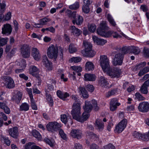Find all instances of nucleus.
Here are the masks:
<instances>
[{"label":"nucleus","instance_id":"obj_1","mask_svg":"<svg viewBox=\"0 0 149 149\" xmlns=\"http://www.w3.org/2000/svg\"><path fill=\"white\" fill-rule=\"evenodd\" d=\"M100 65L103 71L112 78L119 77L121 74V70L118 68H110L109 61L107 56H100Z\"/></svg>","mask_w":149,"mask_h":149},{"label":"nucleus","instance_id":"obj_2","mask_svg":"<svg viewBox=\"0 0 149 149\" xmlns=\"http://www.w3.org/2000/svg\"><path fill=\"white\" fill-rule=\"evenodd\" d=\"M109 28L107 26L106 22L103 21L100 24V27L97 30L98 34L106 37H109L112 34L114 38H117L120 37V35L116 32H112L108 31Z\"/></svg>","mask_w":149,"mask_h":149},{"label":"nucleus","instance_id":"obj_3","mask_svg":"<svg viewBox=\"0 0 149 149\" xmlns=\"http://www.w3.org/2000/svg\"><path fill=\"white\" fill-rule=\"evenodd\" d=\"M47 54L50 56H63V49L61 47L59 49L56 46L51 45L47 49Z\"/></svg>","mask_w":149,"mask_h":149},{"label":"nucleus","instance_id":"obj_4","mask_svg":"<svg viewBox=\"0 0 149 149\" xmlns=\"http://www.w3.org/2000/svg\"><path fill=\"white\" fill-rule=\"evenodd\" d=\"M83 47L84 49L81 51V53L84 55L90 54L95 55V52L92 50V45L91 43L87 41H84L83 43Z\"/></svg>","mask_w":149,"mask_h":149},{"label":"nucleus","instance_id":"obj_5","mask_svg":"<svg viewBox=\"0 0 149 149\" xmlns=\"http://www.w3.org/2000/svg\"><path fill=\"white\" fill-rule=\"evenodd\" d=\"M140 52V50L138 47L131 46L129 47H126L123 48L121 54H119L118 55L117 53L114 54L113 56H122L127 53L132 52L135 54H137Z\"/></svg>","mask_w":149,"mask_h":149},{"label":"nucleus","instance_id":"obj_6","mask_svg":"<svg viewBox=\"0 0 149 149\" xmlns=\"http://www.w3.org/2000/svg\"><path fill=\"white\" fill-rule=\"evenodd\" d=\"M73 104V109L71 111V114L74 119L77 120L81 115V107L80 103Z\"/></svg>","mask_w":149,"mask_h":149},{"label":"nucleus","instance_id":"obj_7","mask_svg":"<svg viewBox=\"0 0 149 149\" xmlns=\"http://www.w3.org/2000/svg\"><path fill=\"white\" fill-rule=\"evenodd\" d=\"M61 127V124L56 122H49L46 125L47 130L53 133L58 130Z\"/></svg>","mask_w":149,"mask_h":149},{"label":"nucleus","instance_id":"obj_8","mask_svg":"<svg viewBox=\"0 0 149 149\" xmlns=\"http://www.w3.org/2000/svg\"><path fill=\"white\" fill-rule=\"evenodd\" d=\"M127 124V120L126 119H124L122 120L116 126L114 130L115 132L118 133H121L125 128Z\"/></svg>","mask_w":149,"mask_h":149},{"label":"nucleus","instance_id":"obj_9","mask_svg":"<svg viewBox=\"0 0 149 149\" xmlns=\"http://www.w3.org/2000/svg\"><path fill=\"white\" fill-rule=\"evenodd\" d=\"M5 82L6 88L12 89L15 87V84L13 79L9 76H3L2 77Z\"/></svg>","mask_w":149,"mask_h":149},{"label":"nucleus","instance_id":"obj_10","mask_svg":"<svg viewBox=\"0 0 149 149\" xmlns=\"http://www.w3.org/2000/svg\"><path fill=\"white\" fill-rule=\"evenodd\" d=\"M138 109L140 111L146 112L149 110V103L148 102H143L139 104Z\"/></svg>","mask_w":149,"mask_h":149},{"label":"nucleus","instance_id":"obj_11","mask_svg":"<svg viewBox=\"0 0 149 149\" xmlns=\"http://www.w3.org/2000/svg\"><path fill=\"white\" fill-rule=\"evenodd\" d=\"M72 16L74 19L72 22L73 24H76L77 25H80L83 22L82 17L76 14V12H74L72 14Z\"/></svg>","mask_w":149,"mask_h":149},{"label":"nucleus","instance_id":"obj_12","mask_svg":"<svg viewBox=\"0 0 149 149\" xmlns=\"http://www.w3.org/2000/svg\"><path fill=\"white\" fill-rule=\"evenodd\" d=\"M70 134L73 138L80 139L81 137L82 133L81 131L79 129H73L71 130Z\"/></svg>","mask_w":149,"mask_h":149},{"label":"nucleus","instance_id":"obj_13","mask_svg":"<svg viewBox=\"0 0 149 149\" xmlns=\"http://www.w3.org/2000/svg\"><path fill=\"white\" fill-rule=\"evenodd\" d=\"M38 68L34 65H31L29 68V73L39 79L40 76L38 74Z\"/></svg>","mask_w":149,"mask_h":149},{"label":"nucleus","instance_id":"obj_14","mask_svg":"<svg viewBox=\"0 0 149 149\" xmlns=\"http://www.w3.org/2000/svg\"><path fill=\"white\" fill-rule=\"evenodd\" d=\"M117 99L116 98L112 99L110 102V110L112 111H114L117 108V106L120 105V103L117 102Z\"/></svg>","mask_w":149,"mask_h":149},{"label":"nucleus","instance_id":"obj_15","mask_svg":"<svg viewBox=\"0 0 149 149\" xmlns=\"http://www.w3.org/2000/svg\"><path fill=\"white\" fill-rule=\"evenodd\" d=\"M42 62L43 65L47 70L49 71L52 70L53 68L52 64L49 61L47 56H43Z\"/></svg>","mask_w":149,"mask_h":149},{"label":"nucleus","instance_id":"obj_16","mask_svg":"<svg viewBox=\"0 0 149 149\" xmlns=\"http://www.w3.org/2000/svg\"><path fill=\"white\" fill-rule=\"evenodd\" d=\"M12 30V28L11 25L9 24H4L2 28V33L6 35L10 34Z\"/></svg>","mask_w":149,"mask_h":149},{"label":"nucleus","instance_id":"obj_17","mask_svg":"<svg viewBox=\"0 0 149 149\" xmlns=\"http://www.w3.org/2000/svg\"><path fill=\"white\" fill-rule=\"evenodd\" d=\"M70 30L71 34L74 36H78L82 33V31L74 26H72L70 27Z\"/></svg>","mask_w":149,"mask_h":149},{"label":"nucleus","instance_id":"obj_18","mask_svg":"<svg viewBox=\"0 0 149 149\" xmlns=\"http://www.w3.org/2000/svg\"><path fill=\"white\" fill-rule=\"evenodd\" d=\"M9 133L10 135L13 138L16 139L17 138L19 133L18 128L17 127H15L13 128L9 129Z\"/></svg>","mask_w":149,"mask_h":149},{"label":"nucleus","instance_id":"obj_19","mask_svg":"<svg viewBox=\"0 0 149 149\" xmlns=\"http://www.w3.org/2000/svg\"><path fill=\"white\" fill-rule=\"evenodd\" d=\"M95 127L99 131H102L104 128V123L102 122L101 120L97 119L95 124Z\"/></svg>","mask_w":149,"mask_h":149},{"label":"nucleus","instance_id":"obj_20","mask_svg":"<svg viewBox=\"0 0 149 149\" xmlns=\"http://www.w3.org/2000/svg\"><path fill=\"white\" fill-rule=\"evenodd\" d=\"M123 56H115L112 61V63L114 66L120 65L123 63Z\"/></svg>","mask_w":149,"mask_h":149},{"label":"nucleus","instance_id":"obj_21","mask_svg":"<svg viewBox=\"0 0 149 149\" xmlns=\"http://www.w3.org/2000/svg\"><path fill=\"white\" fill-rule=\"evenodd\" d=\"M78 92L79 93L82 95L83 98L87 99L88 97V94L84 87L81 86L79 87L78 88Z\"/></svg>","mask_w":149,"mask_h":149},{"label":"nucleus","instance_id":"obj_22","mask_svg":"<svg viewBox=\"0 0 149 149\" xmlns=\"http://www.w3.org/2000/svg\"><path fill=\"white\" fill-rule=\"evenodd\" d=\"M71 116L69 115L66 116L65 114H63L61 115V121L65 124H66L67 122L70 121V123L71 124H72L71 119Z\"/></svg>","mask_w":149,"mask_h":149},{"label":"nucleus","instance_id":"obj_23","mask_svg":"<svg viewBox=\"0 0 149 149\" xmlns=\"http://www.w3.org/2000/svg\"><path fill=\"white\" fill-rule=\"evenodd\" d=\"M98 84L100 85L102 87L105 88L108 87L109 88V86H108L109 83L107 81V79L104 77L101 76L100 77L99 80Z\"/></svg>","mask_w":149,"mask_h":149},{"label":"nucleus","instance_id":"obj_24","mask_svg":"<svg viewBox=\"0 0 149 149\" xmlns=\"http://www.w3.org/2000/svg\"><path fill=\"white\" fill-rule=\"evenodd\" d=\"M22 93L19 91H18L16 94L13 96L12 99L13 101H15L17 104H19L22 98Z\"/></svg>","mask_w":149,"mask_h":149},{"label":"nucleus","instance_id":"obj_25","mask_svg":"<svg viewBox=\"0 0 149 149\" xmlns=\"http://www.w3.org/2000/svg\"><path fill=\"white\" fill-rule=\"evenodd\" d=\"M89 116L90 115L88 112L84 111L82 113L81 116L80 115L77 120L81 122H83L88 118Z\"/></svg>","mask_w":149,"mask_h":149},{"label":"nucleus","instance_id":"obj_26","mask_svg":"<svg viewBox=\"0 0 149 149\" xmlns=\"http://www.w3.org/2000/svg\"><path fill=\"white\" fill-rule=\"evenodd\" d=\"M56 94L58 97L63 100H65L66 98L70 96L69 94L67 92H63L59 90L57 91Z\"/></svg>","mask_w":149,"mask_h":149},{"label":"nucleus","instance_id":"obj_27","mask_svg":"<svg viewBox=\"0 0 149 149\" xmlns=\"http://www.w3.org/2000/svg\"><path fill=\"white\" fill-rule=\"evenodd\" d=\"M93 39L95 43L98 45H103L107 42L106 40L98 38L95 36H93Z\"/></svg>","mask_w":149,"mask_h":149},{"label":"nucleus","instance_id":"obj_28","mask_svg":"<svg viewBox=\"0 0 149 149\" xmlns=\"http://www.w3.org/2000/svg\"><path fill=\"white\" fill-rule=\"evenodd\" d=\"M93 108V107L91 101H85V105L83 107V108L85 112L89 113L91 111Z\"/></svg>","mask_w":149,"mask_h":149},{"label":"nucleus","instance_id":"obj_29","mask_svg":"<svg viewBox=\"0 0 149 149\" xmlns=\"http://www.w3.org/2000/svg\"><path fill=\"white\" fill-rule=\"evenodd\" d=\"M84 78L86 81H93L95 80L96 77L95 74H85Z\"/></svg>","mask_w":149,"mask_h":149},{"label":"nucleus","instance_id":"obj_30","mask_svg":"<svg viewBox=\"0 0 149 149\" xmlns=\"http://www.w3.org/2000/svg\"><path fill=\"white\" fill-rule=\"evenodd\" d=\"M0 108L4 110V112L6 114H9L10 112L9 108L7 106L6 103L0 102Z\"/></svg>","mask_w":149,"mask_h":149},{"label":"nucleus","instance_id":"obj_31","mask_svg":"<svg viewBox=\"0 0 149 149\" xmlns=\"http://www.w3.org/2000/svg\"><path fill=\"white\" fill-rule=\"evenodd\" d=\"M21 53L22 55L28 56L30 54V50L29 48L26 46H23L21 48Z\"/></svg>","mask_w":149,"mask_h":149},{"label":"nucleus","instance_id":"obj_32","mask_svg":"<svg viewBox=\"0 0 149 149\" xmlns=\"http://www.w3.org/2000/svg\"><path fill=\"white\" fill-rule=\"evenodd\" d=\"M85 67L86 70L87 71L93 70L94 68V66L93 63L89 61L86 63L85 64Z\"/></svg>","mask_w":149,"mask_h":149},{"label":"nucleus","instance_id":"obj_33","mask_svg":"<svg viewBox=\"0 0 149 149\" xmlns=\"http://www.w3.org/2000/svg\"><path fill=\"white\" fill-rule=\"evenodd\" d=\"M29 105L26 102L22 103L19 107L20 111H26L29 109Z\"/></svg>","mask_w":149,"mask_h":149},{"label":"nucleus","instance_id":"obj_34","mask_svg":"<svg viewBox=\"0 0 149 149\" xmlns=\"http://www.w3.org/2000/svg\"><path fill=\"white\" fill-rule=\"evenodd\" d=\"M140 91L143 94H147L148 92V87L143 83L140 88Z\"/></svg>","mask_w":149,"mask_h":149},{"label":"nucleus","instance_id":"obj_35","mask_svg":"<svg viewBox=\"0 0 149 149\" xmlns=\"http://www.w3.org/2000/svg\"><path fill=\"white\" fill-rule=\"evenodd\" d=\"M107 17L110 24L113 26H115L116 25V23L111 15L109 14H108L107 15Z\"/></svg>","mask_w":149,"mask_h":149},{"label":"nucleus","instance_id":"obj_36","mask_svg":"<svg viewBox=\"0 0 149 149\" xmlns=\"http://www.w3.org/2000/svg\"><path fill=\"white\" fill-rule=\"evenodd\" d=\"M46 99L48 102L49 105L52 107L53 105V102L51 95L47 93L46 94Z\"/></svg>","mask_w":149,"mask_h":149},{"label":"nucleus","instance_id":"obj_37","mask_svg":"<svg viewBox=\"0 0 149 149\" xmlns=\"http://www.w3.org/2000/svg\"><path fill=\"white\" fill-rule=\"evenodd\" d=\"M32 134L34 137L37 139L38 140H40L41 139V136L40 133L36 130L33 131Z\"/></svg>","mask_w":149,"mask_h":149},{"label":"nucleus","instance_id":"obj_38","mask_svg":"<svg viewBox=\"0 0 149 149\" xmlns=\"http://www.w3.org/2000/svg\"><path fill=\"white\" fill-rule=\"evenodd\" d=\"M79 6V3L76 1L74 4L70 5L69 6V8L72 10H76L78 8Z\"/></svg>","mask_w":149,"mask_h":149},{"label":"nucleus","instance_id":"obj_39","mask_svg":"<svg viewBox=\"0 0 149 149\" xmlns=\"http://www.w3.org/2000/svg\"><path fill=\"white\" fill-rule=\"evenodd\" d=\"M1 139L2 141H4L5 143L8 146H9L10 144V141L8 139V138L6 136H1Z\"/></svg>","mask_w":149,"mask_h":149},{"label":"nucleus","instance_id":"obj_40","mask_svg":"<svg viewBox=\"0 0 149 149\" xmlns=\"http://www.w3.org/2000/svg\"><path fill=\"white\" fill-rule=\"evenodd\" d=\"M59 134L61 138L64 140H66L67 139L66 135L64 132L62 130L59 129Z\"/></svg>","mask_w":149,"mask_h":149},{"label":"nucleus","instance_id":"obj_41","mask_svg":"<svg viewBox=\"0 0 149 149\" xmlns=\"http://www.w3.org/2000/svg\"><path fill=\"white\" fill-rule=\"evenodd\" d=\"M143 134H141L139 132H135L133 134V136L134 138L141 139L143 140Z\"/></svg>","mask_w":149,"mask_h":149},{"label":"nucleus","instance_id":"obj_42","mask_svg":"<svg viewBox=\"0 0 149 149\" xmlns=\"http://www.w3.org/2000/svg\"><path fill=\"white\" fill-rule=\"evenodd\" d=\"M89 31L91 32H94L96 29V26L95 24H89L88 26Z\"/></svg>","mask_w":149,"mask_h":149},{"label":"nucleus","instance_id":"obj_43","mask_svg":"<svg viewBox=\"0 0 149 149\" xmlns=\"http://www.w3.org/2000/svg\"><path fill=\"white\" fill-rule=\"evenodd\" d=\"M69 50L70 53H73L76 52L77 49L73 44H70L69 46Z\"/></svg>","mask_w":149,"mask_h":149},{"label":"nucleus","instance_id":"obj_44","mask_svg":"<svg viewBox=\"0 0 149 149\" xmlns=\"http://www.w3.org/2000/svg\"><path fill=\"white\" fill-rule=\"evenodd\" d=\"M135 98L139 100H144L145 98L143 97L139 93H136L135 94Z\"/></svg>","mask_w":149,"mask_h":149},{"label":"nucleus","instance_id":"obj_45","mask_svg":"<svg viewBox=\"0 0 149 149\" xmlns=\"http://www.w3.org/2000/svg\"><path fill=\"white\" fill-rule=\"evenodd\" d=\"M11 17V13L10 12H8L4 16H3V20L8 21L9 20Z\"/></svg>","mask_w":149,"mask_h":149},{"label":"nucleus","instance_id":"obj_46","mask_svg":"<svg viewBox=\"0 0 149 149\" xmlns=\"http://www.w3.org/2000/svg\"><path fill=\"white\" fill-rule=\"evenodd\" d=\"M91 104L92 103L93 105V107L95 110V111H97L99 109V107L97 106V101L95 100H93L91 102Z\"/></svg>","mask_w":149,"mask_h":149},{"label":"nucleus","instance_id":"obj_47","mask_svg":"<svg viewBox=\"0 0 149 149\" xmlns=\"http://www.w3.org/2000/svg\"><path fill=\"white\" fill-rule=\"evenodd\" d=\"M116 91L114 89L111 90L106 93V96L107 97H108L111 95H113L115 94Z\"/></svg>","mask_w":149,"mask_h":149},{"label":"nucleus","instance_id":"obj_48","mask_svg":"<svg viewBox=\"0 0 149 149\" xmlns=\"http://www.w3.org/2000/svg\"><path fill=\"white\" fill-rule=\"evenodd\" d=\"M8 40V39L7 38H2L0 39V46H3L6 44Z\"/></svg>","mask_w":149,"mask_h":149},{"label":"nucleus","instance_id":"obj_49","mask_svg":"<svg viewBox=\"0 0 149 149\" xmlns=\"http://www.w3.org/2000/svg\"><path fill=\"white\" fill-rule=\"evenodd\" d=\"M82 10L85 13H88L90 11V8L89 6L84 5L82 7Z\"/></svg>","mask_w":149,"mask_h":149},{"label":"nucleus","instance_id":"obj_50","mask_svg":"<svg viewBox=\"0 0 149 149\" xmlns=\"http://www.w3.org/2000/svg\"><path fill=\"white\" fill-rule=\"evenodd\" d=\"M81 58L78 56L73 57L71 58V60L72 62H74L75 63H78L80 62L81 60Z\"/></svg>","mask_w":149,"mask_h":149},{"label":"nucleus","instance_id":"obj_51","mask_svg":"<svg viewBox=\"0 0 149 149\" xmlns=\"http://www.w3.org/2000/svg\"><path fill=\"white\" fill-rule=\"evenodd\" d=\"M32 54L33 56H38L39 55V52L37 48H33L32 50Z\"/></svg>","mask_w":149,"mask_h":149},{"label":"nucleus","instance_id":"obj_52","mask_svg":"<svg viewBox=\"0 0 149 149\" xmlns=\"http://www.w3.org/2000/svg\"><path fill=\"white\" fill-rule=\"evenodd\" d=\"M31 106L32 108L33 109L36 110L37 109V106L34 101L33 98L32 99H31Z\"/></svg>","mask_w":149,"mask_h":149},{"label":"nucleus","instance_id":"obj_53","mask_svg":"<svg viewBox=\"0 0 149 149\" xmlns=\"http://www.w3.org/2000/svg\"><path fill=\"white\" fill-rule=\"evenodd\" d=\"M19 65L22 68H24L26 66V63L25 60L22 59L19 63Z\"/></svg>","mask_w":149,"mask_h":149},{"label":"nucleus","instance_id":"obj_54","mask_svg":"<svg viewBox=\"0 0 149 149\" xmlns=\"http://www.w3.org/2000/svg\"><path fill=\"white\" fill-rule=\"evenodd\" d=\"M86 88L88 91L91 92V93L93 92L94 90V88L93 86L92 85H88L86 86Z\"/></svg>","mask_w":149,"mask_h":149},{"label":"nucleus","instance_id":"obj_55","mask_svg":"<svg viewBox=\"0 0 149 149\" xmlns=\"http://www.w3.org/2000/svg\"><path fill=\"white\" fill-rule=\"evenodd\" d=\"M72 100L74 102L73 104H77V103H80L79 102V100L78 99L76 95H73L72 96ZM76 105V104H75Z\"/></svg>","mask_w":149,"mask_h":149},{"label":"nucleus","instance_id":"obj_56","mask_svg":"<svg viewBox=\"0 0 149 149\" xmlns=\"http://www.w3.org/2000/svg\"><path fill=\"white\" fill-rule=\"evenodd\" d=\"M50 20L47 18H44L40 20V23L42 25L46 24V22H49Z\"/></svg>","mask_w":149,"mask_h":149},{"label":"nucleus","instance_id":"obj_57","mask_svg":"<svg viewBox=\"0 0 149 149\" xmlns=\"http://www.w3.org/2000/svg\"><path fill=\"white\" fill-rule=\"evenodd\" d=\"M34 144L33 142H29L26 143L25 146V149H31L32 145Z\"/></svg>","mask_w":149,"mask_h":149},{"label":"nucleus","instance_id":"obj_58","mask_svg":"<svg viewBox=\"0 0 149 149\" xmlns=\"http://www.w3.org/2000/svg\"><path fill=\"white\" fill-rule=\"evenodd\" d=\"M146 64V62H142L141 63H139V64L137 65L136 66L137 67L138 70L140 69L143 68L144 67Z\"/></svg>","mask_w":149,"mask_h":149},{"label":"nucleus","instance_id":"obj_59","mask_svg":"<svg viewBox=\"0 0 149 149\" xmlns=\"http://www.w3.org/2000/svg\"><path fill=\"white\" fill-rule=\"evenodd\" d=\"M26 90L28 92V93L30 99H32L33 98V95L32 94V89L31 88H26Z\"/></svg>","mask_w":149,"mask_h":149},{"label":"nucleus","instance_id":"obj_60","mask_svg":"<svg viewBox=\"0 0 149 149\" xmlns=\"http://www.w3.org/2000/svg\"><path fill=\"white\" fill-rule=\"evenodd\" d=\"M103 149H115V147L112 144L110 143L105 146Z\"/></svg>","mask_w":149,"mask_h":149},{"label":"nucleus","instance_id":"obj_61","mask_svg":"<svg viewBox=\"0 0 149 149\" xmlns=\"http://www.w3.org/2000/svg\"><path fill=\"white\" fill-rule=\"evenodd\" d=\"M143 140L145 141H149V130L147 134L144 135L143 136Z\"/></svg>","mask_w":149,"mask_h":149},{"label":"nucleus","instance_id":"obj_62","mask_svg":"<svg viewBox=\"0 0 149 149\" xmlns=\"http://www.w3.org/2000/svg\"><path fill=\"white\" fill-rule=\"evenodd\" d=\"M45 141L47 144H48L51 147L53 146V143L49 139L47 138H45L44 139Z\"/></svg>","mask_w":149,"mask_h":149},{"label":"nucleus","instance_id":"obj_63","mask_svg":"<svg viewBox=\"0 0 149 149\" xmlns=\"http://www.w3.org/2000/svg\"><path fill=\"white\" fill-rule=\"evenodd\" d=\"M13 24L14 29L16 31H17L19 28L18 24L16 20L13 21Z\"/></svg>","mask_w":149,"mask_h":149},{"label":"nucleus","instance_id":"obj_64","mask_svg":"<svg viewBox=\"0 0 149 149\" xmlns=\"http://www.w3.org/2000/svg\"><path fill=\"white\" fill-rule=\"evenodd\" d=\"M84 5L89 6L92 2V0H83Z\"/></svg>","mask_w":149,"mask_h":149}]
</instances>
